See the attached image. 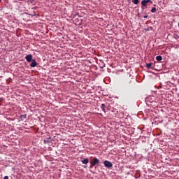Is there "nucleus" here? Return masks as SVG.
Returning <instances> with one entry per match:
<instances>
[{"label":"nucleus","mask_w":179,"mask_h":179,"mask_svg":"<svg viewBox=\"0 0 179 179\" xmlns=\"http://www.w3.org/2000/svg\"><path fill=\"white\" fill-rule=\"evenodd\" d=\"M90 164L92 167H94L96 164H100V160L95 157L90 162Z\"/></svg>","instance_id":"f257e3e1"},{"label":"nucleus","mask_w":179,"mask_h":179,"mask_svg":"<svg viewBox=\"0 0 179 179\" xmlns=\"http://www.w3.org/2000/svg\"><path fill=\"white\" fill-rule=\"evenodd\" d=\"M155 12H156V7H153V8L151 9V13H155Z\"/></svg>","instance_id":"2eb2a0df"},{"label":"nucleus","mask_w":179,"mask_h":179,"mask_svg":"<svg viewBox=\"0 0 179 179\" xmlns=\"http://www.w3.org/2000/svg\"><path fill=\"white\" fill-rule=\"evenodd\" d=\"M131 83H132V81L127 80L126 81H124V86L126 87H131Z\"/></svg>","instance_id":"423d86ee"},{"label":"nucleus","mask_w":179,"mask_h":179,"mask_svg":"<svg viewBox=\"0 0 179 179\" xmlns=\"http://www.w3.org/2000/svg\"><path fill=\"white\" fill-rule=\"evenodd\" d=\"M103 164L106 169H111V167H113V163H111L110 161H104Z\"/></svg>","instance_id":"f03ea898"},{"label":"nucleus","mask_w":179,"mask_h":179,"mask_svg":"<svg viewBox=\"0 0 179 179\" xmlns=\"http://www.w3.org/2000/svg\"><path fill=\"white\" fill-rule=\"evenodd\" d=\"M31 62L30 64L31 68H36V66H37V62H36V59H32Z\"/></svg>","instance_id":"39448f33"},{"label":"nucleus","mask_w":179,"mask_h":179,"mask_svg":"<svg viewBox=\"0 0 179 179\" xmlns=\"http://www.w3.org/2000/svg\"><path fill=\"white\" fill-rule=\"evenodd\" d=\"M20 1H23V0H20Z\"/></svg>","instance_id":"412c9836"},{"label":"nucleus","mask_w":179,"mask_h":179,"mask_svg":"<svg viewBox=\"0 0 179 179\" xmlns=\"http://www.w3.org/2000/svg\"><path fill=\"white\" fill-rule=\"evenodd\" d=\"M83 164H87L89 163V158H85L83 160L81 161Z\"/></svg>","instance_id":"0eeeda50"},{"label":"nucleus","mask_w":179,"mask_h":179,"mask_svg":"<svg viewBox=\"0 0 179 179\" xmlns=\"http://www.w3.org/2000/svg\"><path fill=\"white\" fill-rule=\"evenodd\" d=\"M144 19H148V15H144Z\"/></svg>","instance_id":"a211bd4d"},{"label":"nucleus","mask_w":179,"mask_h":179,"mask_svg":"<svg viewBox=\"0 0 179 179\" xmlns=\"http://www.w3.org/2000/svg\"><path fill=\"white\" fill-rule=\"evenodd\" d=\"M28 3H33V0H27Z\"/></svg>","instance_id":"dca6fc26"},{"label":"nucleus","mask_w":179,"mask_h":179,"mask_svg":"<svg viewBox=\"0 0 179 179\" xmlns=\"http://www.w3.org/2000/svg\"><path fill=\"white\" fill-rule=\"evenodd\" d=\"M26 117H27V115H21L20 118H21V120L23 121V120H26Z\"/></svg>","instance_id":"9d476101"},{"label":"nucleus","mask_w":179,"mask_h":179,"mask_svg":"<svg viewBox=\"0 0 179 179\" xmlns=\"http://www.w3.org/2000/svg\"><path fill=\"white\" fill-rule=\"evenodd\" d=\"M178 26L179 27V22H178Z\"/></svg>","instance_id":"aec40b11"},{"label":"nucleus","mask_w":179,"mask_h":179,"mask_svg":"<svg viewBox=\"0 0 179 179\" xmlns=\"http://www.w3.org/2000/svg\"><path fill=\"white\" fill-rule=\"evenodd\" d=\"M84 169H87V166H84Z\"/></svg>","instance_id":"6ab92c4d"},{"label":"nucleus","mask_w":179,"mask_h":179,"mask_svg":"<svg viewBox=\"0 0 179 179\" xmlns=\"http://www.w3.org/2000/svg\"><path fill=\"white\" fill-rule=\"evenodd\" d=\"M145 66H147L148 69H150V68H152V63H148L145 64Z\"/></svg>","instance_id":"f8f14e48"},{"label":"nucleus","mask_w":179,"mask_h":179,"mask_svg":"<svg viewBox=\"0 0 179 179\" xmlns=\"http://www.w3.org/2000/svg\"><path fill=\"white\" fill-rule=\"evenodd\" d=\"M178 83H179V82H178Z\"/></svg>","instance_id":"4be33fe9"},{"label":"nucleus","mask_w":179,"mask_h":179,"mask_svg":"<svg viewBox=\"0 0 179 179\" xmlns=\"http://www.w3.org/2000/svg\"><path fill=\"white\" fill-rule=\"evenodd\" d=\"M3 179H9V177L5 176V177L3 178Z\"/></svg>","instance_id":"f3484780"},{"label":"nucleus","mask_w":179,"mask_h":179,"mask_svg":"<svg viewBox=\"0 0 179 179\" xmlns=\"http://www.w3.org/2000/svg\"><path fill=\"white\" fill-rule=\"evenodd\" d=\"M101 108L102 111H103V113H106V104L102 103L101 106Z\"/></svg>","instance_id":"6e6552de"},{"label":"nucleus","mask_w":179,"mask_h":179,"mask_svg":"<svg viewBox=\"0 0 179 179\" xmlns=\"http://www.w3.org/2000/svg\"><path fill=\"white\" fill-rule=\"evenodd\" d=\"M25 59L26 61H27V62H31L33 61V55H28L25 57Z\"/></svg>","instance_id":"20e7f679"},{"label":"nucleus","mask_w":179,"mask_h":179,"mask_svg":"<svg viewBox=\"0 0 179 179\" xmlns=\"http://www.w3.org/2000/svg\"><path fill=\"white\" fill-rule=\"evenodd\" d=\"M51 142V137H48L45 140H44V143H50Z\"/></svg>","instance_id":"1a4fd4ad"},{"label":"nucleus","mask_w":179,"mask_h":179,"mask_svg":"<svg viewBox=\"0 0 179 179\" xmlns=\"http://www.w3.org/2000/svg\"><path fill=\"white\" fill-rule=\"evenodd\" d=\"M149 2H150V3H153V2L150 0H143L141 1V5L142 6H147V3H149Z\"/></svg>","instance_id":"7ed1b4c3"},{"label":"nucleus","mask_w":179,"mask_h":179,"mask_svg":"<svg viewBox=\"0 0 179 179\" xmlns=\"http://www.w3.org/2000/svg\"><path fill=\"white\" fill-rule=\"evenodd\" d=\"M157 61H162L163 59V57L161 55H158L156 57Z\"/></svg>","instance_id":"9b49d317"},{"label":"nucleus","mask_w":179,"mask_h":179,"mask_svg":"<svg viewBox=\"0 0 179 179\" xmlns=\"http://www.w3.org/2000/svg\"><path fill=\"white\" fill-rule=\"evenodd\" d=\"M173 38H175L176 40H178L179 39V36L177 34H173Z\"/></svg>","instance_id":"ddd939ff"},{"label":"nucleus","mask_w":179,"mask_h":179,"mask_svg":"<svg viewBox=\"0 0 179 179\" xmlns=\"http://www.w3.org/2000/svg\"><path fill=\"white\" fill-rule=\"evenodd\" d=\"M132 2L134 5H138V3H139V0H133Z\"/></svg>","instance_id":"4468645a"}]
</instances>
